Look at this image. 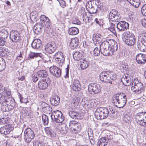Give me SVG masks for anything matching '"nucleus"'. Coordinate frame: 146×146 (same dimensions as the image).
Masks as SVG:
<instances>
[{
  "label": "nucleus",
  "mask_w": 146,
  "mask_h": 146,
  "mask_svg": "<svg viewBox=\"0 0 146 146\" xmlns=\"http://www.w3.org/2000/svg\"><path fill=\"white\" fill-rule=\"evenodd\" d=\"M60 100V97L57 96L53 97L50 100L51 104L54 106H57L59 104Z\"/></svg>",
  "instance_id": "35"
},
{
  "label": "nucleus",
  "mask_w": 146,
  "mask_h": 146,
  "mask_svg": "<svg viewBox=\"0 0 146 146\" xmlns=\"http://www.w3.org/2000/svg\"><path fill=\"white\" fill-rule=\"evenodd\" d=\"M84 52L82 51H75L73 55V58L76 60L81 59L83 57Z\"/></svg>",
  "instance_id": "34"
},
{
  "label": "nucleus",
  "mask_w": 146,
  "mask_h": 146,
  "mask_svg": "<svg viewBox=\"0 0 146 146\" xmlns=\"http://www.w3.org/2000/svg\"><path fill=\"white\" fill-rule=\"evenodd\" d=\"M41 45V41L39 39H35L31 44V46L34 49H38L40 48Z\"/></svg>",
  "instance_id": "33"
},
{
  "label": "nucleus",
  "mask_w": 146,
  "mask_h": 146,
  "mask_svg": "<svg viewBox=\"0 0 146 146\" xmlns=\"http://www.w3.org/2000/svg\"><path fill=\"white\" fill-rule=\"evenodd\" d=\"M60 131L61 133L66 134L68 131V129L67 125L65 124H61L60 125Z\"/></svg>",
  "instance_id": "42"
},
{
  "label": "nucleus",
  "mask_w": 146,
  "mask_h": 146,
  "mask_svg": "<svg viewBox=\"0 0 146 146\" xmlns=\"http://www.w3.org/2000/svg\"><path fill=\"white\" fill-rule=\"evenodd\" d=\"M111 102L116 107L119 108H123L126 104V96L122 93L115 94L112 97Z\"/></svg>",
  "instance_id": "2"
},
{
  "label": "nucleus",
  "mask_w": 146,
  "mask_h": 146,
  "mask_svg": "<svg viewBox=\"0 0 146 146\" xmlns=\"http://www.w3.org/2000/svg\"><path fill=\"white\" fill-rule=\"evenodd\" d=\"M69 115L71 117L74 119H80V114L79 113L74 111H70L69 112Z\"/></svg>",
  "instance_id": "36"
},
{
  "label": "nucleus",
  "mask_w": 146,
  "mask_h": 146,
  "mask_svg": "<svg viewBox=\"0 0 146 146\" xmlns=\"http://www.w3.org/2000/svg\"><path fill=\"white\" fill-rule=\"evenodd\" d=\"M127 1L135 8L138 7L140 3V0H127Z\"/></svg>",
  "instance_id": "39"
},
{
  "label": "nucleus",
  "mask_w": 146,
  "mask_h": 146,
  "mask_svg": "<svg viewBox=\"0 0 146 146\" xmlns=\"http://www.w3.org/2000/svg\"><path fill=\"white\" fill-rule=\"evenodd\" d=\"M70 127V132L73 133H76L78 132V129H75L73 126L69 127Z\"/></svg>",
  "instance_id": "62"
},
{
  "label": "nucleus",
  "mask_w": 146,
  "mask_h": 146,
  "mask_svg": "<svg viewBox=\"0 0 146 146\" xmlns=\"http://www.w3.org/2000/svg\"><path fill=\"white\" fill-rule=\"evenodd\" d=\"M78 123H79L78 122L75 121V120H72L70 121L69 124V127H72L73 126H74L78 124Z\"/></svg>",
  "instance_id": "63"
},
{
  "label": "nucleus",
  "mask_w": 146,
  "mask_h": 146,
  "mask_svg": "<svg viewBox=\"0 0 146 146\" xmlns=\"http://www.w3.org/2000/svg\"><path fill=\"white\" fill-rule=\"evenodd\" d=\"M110 48L109 51V55H112L113 52L116 51L118 48L117 44L112 39H109Z\"/></svg>",
  "instance_id": "16"
},
{
  "label": "nucleus",
  "mask_w": 146,
  "mask_h": 146,
  "mask_svg": "<svg viewBox=\"0 0 146 146\" xmlns=\"http://www.w3.org/2000/svg\"><path fill=\"white\" fill-rule=\"evenodd\" d=\"M100 80L102 82L108 83L110 84H113L116 79V76L113 73L109 71H104L99 75Z\"/></svg>",
  "instance_id": "3"
},
{
  "label": "nucleus",
  "mask_w": 146,
  "mask_h": 146,
  "mask_svg": "<svg viewBox=\"0 0 146 146\" xmlns=\"http://www.w3.org/2000/svg\"><path fill=\"white\" fill-rule=\"evenodd\" d=\"M72 23L75 24L79 25L80 22L79 20L76 19L75 17H73L72 19Z\"/></svg>",
  "instance_id": "60"
},
{
  "label": "nucleus",
  "mask_w": 146,
  "mask_h": 146,
  "mask_svg": "<svg viewBox=\"0 0 146 146\" xmlns=\"http://www.w3.org/2000/svg\"><path fill=\"white\" fill-rule=\"evenodd\" d=\"M72 106L74 107L76 106L78 104V99L77 98L75 97L73 98V101L72 102Z\"/></svg>",
  "instance_id": "58"
},
{
  "label": "nucleus",
  "mask_w": 146,
  "mask_h": 146,
  "mask_svg": "<svg viewBox=\"0 0 146 146\" xmlns=\"http://www.w3.org/2000/svg\"><path fill=\"white\" fill-rule=\"evenodd\" d=\"M68 32L70 35H74L78 33L79 30L76 27H72L68 29Z\"/></svg>",
  "instance_id": "37"
},
{
  "label": "nucleus",
  "mask_w": 146,
  "mask_h": 146,
  "mask_svg": "<svg viewBox=\"0 0 146 146\" xmlns=\"http://www.w3.org/2000/svg\"><path fill=\"white\" fill-rule=\"evenodd\" d=\"M42 107L43 111L46 113L50 114L52 111V108L44 102L42 103Z\"/></svg>",
  "instance_id": "26"
},
{
  "label": "nucleus",
  "mask_w": 146,
  "mask_h": 146,
  "mask_svg": "<svg viewBox=\"0 0 146 146\" xmlns=\"http://www.w3.org/2000/svg\"><path fill=\"white\" fill-rule=\"evenodd\" d=\"M35 135L34 131L30 128H27L24 131V137L25 141L29 143L34 139Z\"/></svg>",
  "instance_id": "11"
},
{
  "label": "nucleus",
  "mask_w": 146,
  "mask_h": 146,
  "mask_svg": "<svg viewBox=\"0 0 146 146\" xmlns=\"http://www.w3.org/2000/svg\"><path fill=\"white\" fill-rule=\"evenodd\" d=\"M95 21L97 24L101 26L103 25V20L102 19H95Z\"/></svg>",
  "instance_id": "61"
},
{
  "label": "nucleus",
  "mask_w": 146,
  "mask_h": 146,
  "mask_svg": "<svg viewBox=\"0 0 146 146\" xmlns=\"http://www.w3.org/2000/svg\"><path fill=\"white\" fill-rule=\"evenodd\" d=\"M108 143V142L106 141V139L105 138H102L98 141L97 146H105Z\"/></svg>",
  "instance_id": "38"
},
{
  "label": "nucleus",
  "mask_w": 146,
  "mask_h": 146,
  "mask_svg": "<svg viewBox=\"0 0 146 146\" xmlns=\"http://www.w3.org/2000/svg\"><path fill=\"white\" fill-rule=\"evenodd\" d=\"M45 130L46 133L48 136L52 137H54L56 136V133L52 130H51L49 127L45 128Z\"/></svg>",
  "instance_id": "40"
},
{
  "label": "nucleus",
  "mask_w": 146,
  "mask_h": 146,
  "mask_svg": "<svg viewBox=\"0 0 146 146\" xmlns=\"http://www.w3.org/2000/svg\"><path fill=\"white\" fill-rule=\"evenodd\" d=\"M123 121L125 122L129 123L131 120V118L128 115H125L123 119Z\"/></svg>",
  "instance_id": "57"
},
{
  "label": "nucleus",
  "mask_w": 146,
  "mask_h": 146,
  "mask_svg": "<svg viewBox=\"0 0 146 146\" xmlns=\"http://www.w3.org/2000/svg\"><path fill=\"white\" fill-rule=\"evenodd\" d=\"M52 120L57 123H61L64 120V117L60 111L56 110L52 112L51 115Z\"/></svg>",
  "instance_id": "8"
},
{
  "label": "nucleus",
  "mask_w": 146,
  "mask_h": 146,
  "mask_svg": "<svg viewBox=\"0 0 146 146\" xmlns=\"http://www.w3.org/2000/svg\"><path fill=\"white\" fill-rule=\"evenodd\" d=\"M133 81L128 75L123 76L121 79V81L123 84L126 86H129Z\"/></svg>",
  "instance_id": "24"
},
{
  "label": "nucleus",
  "mask_w": 146,
  "mask_h": 146,
  "mask_svg": "<svg viewBox=\"0 0 146 146\" xmlns=\"http://www.w3.org/2000/svg\"><path fill=\"white\" fill-rule=\"evenodd\" d=\"M8 49L3 47H0V56H5L7 54Z\"/></svg>",
  "instance_id": "47"
},
{
  "label": "nucleus",
  "mask_w": 146,
  "mask_h": 146,
  "mask_svg": "<svg viewBox=\"0 0 146 146\" xmlns=\"http://www.w3.org/2000/svg\"><path fill=\"white\" fill-rule=\"evenodd\" d=\"M33 146H45V143L42 141H37L33 143Z\"/></svg>",
  "instance_id": "55"
},
{
  "label": "nucleus",
  "mask_w": 146,
  "mask_h": 146,
  "mask_svg": "<svg viewBox=\"0 0 146 146\" xmlns=\"http://www.w3.org/2000/svg\"><path fill=\"white\" fill-rule=\"evenodd\" d=\"M129 27V23L124 21H121L117 24V29L119 31H124L128 29Z\"/></svg>",
  "instance_id": "17"
},
{
  "label": "nucleus",
  "mask_w": 146,
  "mask_h": 146,
  "mask_svg": "<svg viewBox=\"0 0 146 146\" xmlns=\"http://www.w3.org/2000/svg\"><path fill=\"white\" fill-rule=\"evenodd\" d=\"M141 12L143 15L146 16V4L144 5L142 7Z\"/></svg>",
  "instance_id": "56"
},
{
  "label": "nucleus",
  "mask_w": 146,
  "mask_h": 146,
  "mask_svg": "<svg viewBox=\"0 0 146 146\" xmlns=\"http://www.w3.org/2000/svg\"><path fill=\"white\" fill-rule=\"evenodd\" d=\"M135 119L137 124L141 126L146 127V112H142L136 114ZM144 134L146 135V129L144 131Z\"/></svg>",
  "instance_id": "5"
},
{
  "label": "nucleus",
  "mask_w": 146,
  "mask_h": 146,
  "mask_svg": "<svg viewBox=\"0 0 146 146\" xmlns=\"http://www.w3.org/2000/svg\"><path fill=\"white\" fill-rule=\"evenodd\" d=\"M100 49L97 47H96L93 51V55L94 56H98L99 55L100 53Z\"/></svg>",
  "instance_id": "54"
},
{
  "label": "nucleus",
  "mask_w": 146,
  "mask_h": 146,
  "mask_svg": "<svg viewBox=\"0 0 146 146\" xmlns=\"http://www.w3.org/2000/svg\"><path fill=\"white\" fill-rule=\"evenodd\" d=\"M39 77L41 78L46 77L47 76L48 73L47 71L44 70H40L37 72Z\"/></svg>",
  "instance_id": "41"
},
{
  "label": "nucleus",
  "mask_w": 146,
  "mask_h": 146,
  "mask_svg": "<svg viewBox=\"0 0 146 146\" xmlns=\"http://www.w3.org/2000/svg\"><path fill=\"white\" fill-rule=\"evenodd\" d=\"M6 67L5 61L2 57H0V72L4 70Z\"/></svg>",
  "instance_id": "43"
},
{
  "label": "nucleus",
  "mask_w": 146,
  "mask_h": 146,
  "mask_svg": "<svg viewBox=\"0 0 146 146\" xmlns=\"http://www.w3.org/2000/svg\"><path fill=\"white\" fill-rule=\"evenodd\" d=\"M109 115L110 117H113V115L112 114H113L115 113V110L114 108L112 107H109Z\"/></svg>",
  "instance_id": "52"
},
{
  "label": "nucleus",
  "mask_w": 146,
  "mask_h": 146,
  "mask_svg": "<svg viewBox=\"0 0 146 146\" xmlns=\"http://www.w3.org/2000/svg\"><path fill=\"white\" fill-rule=\"evenodd\" d=\"M131 35L133 34L131 33L128 31L124 32L122 35V38L123 40L124 41V39L126 38V37H128L129 36H130Z\"/></svg>",
  "instance_id": "51"
},
{
  "label": "nucleus",
  "mask_w": 146,
  "mask_h": 146,
  "mask_svg": "<svg viewBox=\"0 0 146 146\" xmlns=\"http://www.w3.org/2000/svg\"><path fill=\"white\" fill-rule=\"evenodd\" d=\"M88 138L91 144L94 145L95 143V140L94 137L93 136L92 130L91 128H88Z\"/></svg>",
  "instance_id": "27"
},
{
  "label": "nucleus",
  "mask_w": 146,
  "mask_h": 146,
  "mask_svg": "<svg viewBox=\"0 0 146 146\" xmlns=\"http://www.w3.org/2000/svg\"><path fill=\"white\" fill-rule=\"evenodd\" d=\"M42 55L41 53H35L30 52L29 54V57L31 58H33L35 57H41Z\"/></svg>",
  "instance_id": "44"
},
{
  "label": "nucleus",
  "mask_w": 146,
  "mask_h": 146,
  "mask_svg": "<svg viewBox=\"0 0 146 146\" xmlns=\"http://www.w3.org/2000/svg\"><path fill=\"white\" fill-rule=\"evenodd\" d=\"M137 48L141 51L146 52V32L143 31L138 36Z\"/></svg>",
  "instance_id": "4"
},
{
  "label": "nucleus",
  "mask_w": 146,
  "mask_h": 146,
  "mask_svg": "<svg viewBox=\"0 0 146 146\" xmlns=\"http://www.w3.org/2000/svg\"><path fill=\"white\" fill-rule=\"evenodd\" d=\"M11 95L6 96L4 106H5V111H9L13 109L15 106V102L14 100L11 97Z\"/></svg>",
  "instance_id": "9"
},
{
  "label": "nucleus",
  "mask_w": 146,
  "mask_h": 146,
  "mask_svg": "<svg viewBox=\"0 0 146 146\" xmlns=\"http://www.w3.org/2000/svg\"><path fill=\"white\" fill-rule=\"evenodd\" d=\"M38 88L40 90H44L46 89L48 86V83L46 79L40 80L38 83Z\"/></svg>",
  "instance_id": "25"
},
{
  "label": "nucleus",
  "mask_w": 146,
  "mask_h": 146,
  "mask_svg": "<svg viewBox=\"0 0 146 146\" xmlns=\"http://www.w3.org/2000/svg\"><path fill=\"white\" fill-rule=\"evenodd\" d=\"M6 98V96H5L4 94H0V104L1 106H4Z\"/></svg>",
  "instance_id": "45"
},
{
  "label": "nucleus",
  "mask_w": 146,
  "mask_h": 146,
  "mask_svg": "<svg viewBox=\"0 0 146 146\" xmlns=\"http://www.w3.org/2000/svg\"><path fill=\"white\" fill-rule=\"evenodd\" d=\"M131 85V90L137 94H140L144 90V86L137 79H134Z\"/></svg>",
  "instance_id": "7"
},
{
  "label": "nucleus",
  "mask_w": 146,
  "mask_h": 146,
  "mask_svg": "<svg viewBox=\"0 0 146 146\" xmlns=\"http://www.w3.org/2000/svg\"><path fill=\"white\" fill-rule=\"evenodd\" d=\"M88 90L91 94H98L101 91L100 85L96 83H91L88 86Z\"/></svg>",
  "instance_id": "13"
},
{
  "label": "nucleus",
  "mask_w": 146,
  "mask_h": 146,
  "mask_svg": "<svg viewBox=\"0 0 146 146\" xmlns=\"http://www.w3.org/2000/svg\"><path fill=\"white\" fill-rule=\"evenodd\" d=\"M40 23H37L33 27L35 33L38 34L41 32L43 29L45 32L48 33L50 29V21L49 19L44 15H41L40 17Z\"/></svg>",
  "instance_id": "1"
},
{
  "label": "nucleus",
  "mask_w": 146,
  "mask_h": 146,
  "mask_svg": "<svg viewBox=\"0 0 146 146\" xmlns=\"http://www.w3.org/2000/svg\"><path fill=\"white\" fill-rule=\"evenodd\" d=\"M108 109L103 107L98 108L95 111L94 114L97 119H102L106 118L109 115Z\"/></svg>",
  "instance_id": "6"
},
{
  "label": "nucleus",
  "mask_w": 146,
  "mask_h": 146,
  "mask_svg": "<svg viewBox=\"0 0 146 146\" xmlns=\"http://www.w3.org/2000/svg\"><path fill=\"white\" fill-rule=\"evenodd\" d=\"M110 30L113 33L114 35H117V33L116 31L115 30V24L112 23H110Z\"/></svg>",
  "instance_id": "53"
},
{
  "label": "nucleus",
  "mask_w": 146,
  "mask_h": 146,
  "mask_svg": "<svg viewBox=\"0 0 146 146\" xmlns=\"http://www.w3.org/2000/svg\"><path fill=\"white\" fill-rule=\"evenodd\" d=\"M109 39H107L102 42L100 46V49L101 53L104 55L110 56L108 53V50L110 48Z\"/></svg>",
  "instance_id": "10"
},
{
  "label": "nucleus",
  "mask_w": 146,
  "mask_h": 146,
  "mask_svg": "<svg viewBox=\"0 0 146 146\" xmlns=\"http://www.w3.org/2000/svg\"><path fill=\"white\" fill-rule=\"evenodd\" d=\"M72 88L73 90L75 91H78L81 90V86L78 80H74Z\"/></svg>",
  "instance_id": "31"
},
{
  "label": "nucleus",
  "mask_w": 146,
  "mask_h": 146,
  "mask_svg": "<svg viewBox=\"0 0 146 146\" xmlns=\"http://www.w3.org/2000/svg\"><path fill=\"white\" fill-rule=\"evenodd\" d=\"M101 9H100V8L99 7L97 8L95 6H92V5L91 8L89 11V12L90 14H94L97 13Z\"/></svg>",
  "instance_id": "46"
},
{
  "label": "nucleus",
  "mask_w": 146,
  "mask_h": 146,
  "mask_svg": "<svg viewBox=\"0 0 146 146\" xmlns=\"http://www.w3.org/2000/svg\"><path fill=\"white\" fill-rule=\"evenodd\" d=\"M13 128L10 125H5L0 128V132L2 134L6 135L9 133Z\"/></svg>",
  "instance_id": "21"
},
{
  "label": "nucleus",
  "mask_w": 146,
  "mask_h": 146,
  "mask_svg": "<svg viewBox=\"0 0 146 146\" xmlns=\"http://www.w3.org/2000/svg\"><path fill=\"white\" fill-rule=\"evenodd\" d=\"M49 71L56 78L60 77L61 74L60 69L56 66H51L49 68Z\"/></svg>",
  "instance_id": "19"
},
{
  "label": "nucleus",
  "mask_w": 146,
  "mask_h": 146,
  "mask_svg": "<svg viewBox=\"0 0 146 146\" xmlns=\"http://www.w3.org/2000/svg\"><path fill=\"white\" fill-rule=\"evenodd\" d=\"M80 66L81 69L84 70L87 68L89 66L90 60L88 58H85L80 61Z\"/></svg>",
  "instance_id": "28"
},
{
  "label": "nucleus",
  "mask_w": 146,
  "mask_h": 146,
  "mask_svg": "<svg viewBox=\"0 0 146 146\" xmlns=\"http://www.w3.org/2000/svg\"><path fill=\"white\" fill-rule=\"evenodd\" d=\"M95 4V6L97 8L99 7L100 8V9H101L102 8V5L101 2L99 0H94V2L93 4Z\"/></svg>",
  "instance_id": "49"
},
{
  "label": "nucleus",
  "mask_w": 146,
  "mask_h": 146,
  "mask_svg": "<svg viewBox=\"0 0 146 146\" xmlns=\"http://www.w3.org/2000/svg\"><path fill=\"white\" fill-rule=\"evenodd\" d=\"M8 122V119L5 116L0 118V124L4 125L6 124Z\"/></svg>",
  "instance_id": "50"
},
{
  "label": "nucleus",
  "mask_w": 146,
  "mask_h": 146,
  "mask_svg": "<svg viewBox=\"0 0 146 146\" xmlns=\"http://www.w3.org/2000/svg\"><path fill=\"white\" fill-rule=\"evenodd\" d=\"M137 62L140 64H142L146 62V55L141 54H137L136 57Z\"/></svg>",
  "instance_id": "22"
},
{
  "label": "nucleus",
  "mask_w": 146,
  "mask_h": 146,
  "mask_svg": "<svg viewBox=\"0 0 146 146\" xmlns=\"http://www.w3.org/2000/svg\"><path fill=\"white\" fill-rule=\"evenodd\" d=\"M79 41V39L77 37L71 39L70 46L72 49H74L78 46Z\"/></svg>",
  "instance_id": "29"
},
{
  "label": "nucleus",
  "mask_w": 146,
  "mask_h": 146,
  "mask_svg": "<svg viewBox=\"0 0 146 146\" xmlns=\"http://www.w3.org/2000/svg\"><path fill=\"white\" fill-rule=\"evenodd\" d=\"M45 50L46 53L51 54L56 50V44L52 42L47 44L44 46Z\"/></svg>",
  "instance_id": "15"
},
{
  "label": "nucleus",
  "mask_w": 146,
  "mask_h": 146,
  "mask_svg": "<svg viewBox=\"0 0 146 146\" xmlns=\"http://www.w3.org/2000/svg\"><path fill=\"white\" fill-rule=\"evenodd\" d=\"M43 123L44 125H47L49 122V119L48 116L45 114H43L42 116Z\"/></svg>",
  "instance_id": "48"
},
{
  "label": "nucleus",
  "mask_w": 146,
  "mask_h": 146,
  "mask_svg": "<svg viewBox=\"0 0 146 146\" xmlns=\"http://www.w3.org/2000/svg\"><path fill=\"white\" fill-rule=\"evenodd\" d=\"M0 94H4L5 96H10L11 94L10 90L3 86L1 84H0Z\"/></svg>",
  "instance_id": "32"
},
{
  "label": "nucleus",
  "mask_w": 146,
  "mask_h": 146,
  "mask_svg": "<svg viewBox=\"0 0 146 146\" xmlns=\"http://www.w3.org/2000/svg\"><path fill=\"white\" fill-rule=\"evenodd\" d=\"M20 101L21 103H25L26 104H27L29 102L27 99L23 97H20Z\"/></svg>",
  "instance_id": "64"
},
{
  "label": "nucleus",
  "mask_w": 146,
  "mask_h": 146,
  "mask_svg": "<svg viewBox=\"0 0 146 146\" xmlns=\"http://www.w3.org/2000/svg\"><path fill=\"white\" fill-rule=\"evenodd\" d=\"M92 40L93 43L96 45V44H99L101 42L102 36L100 34H95L93 36Z\"/></svg>",
  "instance_id": "30"
},
{
  "label": "nucleus",
  "mask_w": 146,
  "mask_h": 146,
  "mask_svg": "<svg viewBox=\"0 0 146 146\" xmlns=\"http://www.w3.org/2000/svg\"><path fill=\"white\" fill-rule=\"evenodd\" d=\"M37 74H33L32 76V80L34 82H37L38 79V78L37 76Z\"/></svg>",
  "instance_id": "59"
},
{
  "label": "nucleus",
  "mask_w": 146,
  "mask_h": 146,
  "mask_svg": "<svg viewBox=\"0 0 146 146\" xmlns=\"http://www.w3.org/2000/svg\"><path fill=\"white\" fill-rule=\"evenodd\" d=\"M125 43L128 46H133L135 42V37L134 35H131L130 36L126 37L124 39Z\"/></svg>",
  "instance_id": "20"
},
{
  "label": "nucleus",
  "mask_w": 146,
  "mask_h": 146,
  "mask_svg": "<svg viewBox=\"0 0 146 146\" xmlns=\"http://www.w3.org/2000/svg\"><path fill=\"white\" fill-rule=\"evenodd\" d=\"M9 36L10 39L14 42H18L21 39L19 33L15 31H11Z\"/></svg>",
  "instance_id": "18"
},
{
  "label": "nucleus",
  "mask_w": 146,
  "mask_h": 146,
  "mask_svg": "<svg viewBox=\"0 0 146 146\" xmlns=\"http://www.w3.org/2000/svg\"><path fill=\"white\" fill-rule=\"evenodd\" d=\"M109 20L115 22H118L119 21L121 18L120 14L115 9L111 10L109 14Z\"/></svg>",
  "instance_id": "12"
},
{
  "label": "nucleus",
  "mask_w": 146,
  "mask_h": 146,
  "mask_svg": "<svg viewBox=\"0 0 146 146\" xmlns=\"http://www.w3.org/2000/svg\"><path fill=\"white\" fill-rule=\"evenodd\" d=\"M86 12L84 8L82 7L78 12V15L81 17H82V19L84 22H87L89 21V19L87 16Z\"/></svg>",
  "instance_id": "23"
},
{
  "label": "nucleus",
  "mask_w": 146,
  "mask_h": 146,
  "mask_svg": "<svg viewBox=\"0 0 146 146\" xmlns=\"http://www.w3.org/2000/svg\"><path fill=\"white\" fill-rule=\"evenodd\" d=\"M55 60L59 65L61 66L64 63L65 58L63 53L61 52H58L53 55Z\"/></svg>",
  "instance_id": "14"
}]
</instances>
